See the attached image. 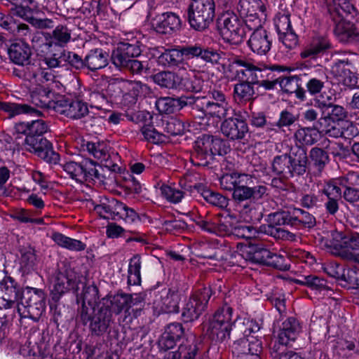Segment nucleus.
<instances>
[{"mask_svg": "<svg viewBox=\"0 0 359 359\" xmlns=\"http://www.w3.org/2000/svg\"><path fill=\"white\" fill-rule=\"evenodd\" d=\"M109 145L107 142H89L86 144L87 151L95 158L100 161L102 166L109 170H115L117 167L116 158L117 154L109 151Z\"/></svg>", "mask_w": 359, "mask_h": 359, "instance_id": "aec40b11", "label": "nucleus"}, {"mask_svg": "<svg viewBox=\"0 0 359 359\" xmlns=\"http://www.w3.org/2000/svg\"><path fill=\"white\" fill-rule=\"evenodd\" d=\"M323 135L318 128V121L314 128H303L297 130L294 134L297 142L302 144L311 145L314 144Z\"/></svg>", "mask_w": 359, "mask_h": 359, "instance_id": "a19ab883", "label": "nucleus"}, {"mask_svg": "<svg viewBox=\"0 0 359 359\" xmlns=\"http://www.w3.org/2000/svg\"><path fill=\"white\" fill-rule=\"evenodd\" d=\"M260 0H240L238 6V10L241 15H246L254 12H257L261 9Z\"/></svg>", "mask_w": 359, "mask_h": 359, "instance_id": "69168bd1", "label": "nucleus"}, {"mask_svg": "<svg viewBox=\"0 0 359 359\" xmlns=\"http://www.w3.org/2000/svg\"><path fill=\"white\" fill-rule=\"evenodd\" d=\"M79 280L73 273H59L55 280L53 288L51 290L49 300L50 308L53 309L60 301L61 297L66 292L78 290Z\"/></svg>", "mask_w": 359, "mask_h": 359, "instance_id": "dca6fc26", "label": "nucleus"}, {"mask_svg": "<svg viewBox=\"0 0 359 359\" xmlns=\"http://www.w3.org/2000/svg\"><path fill=\"white\" fill-rule=\"evenodd\" d=\"M141 261L138 256L130 259L128 265V283L130 285H137L141 283Z\"/></svg>", "mask_w": 359, "mask_h": 359, "instance_id": "8fccbe9b", "label": "nucleus"}, {"mask_svg": "<svg viewBox=\"0 0 359 359\" xmlns=\"http://www.w3.org/2000/svg\"><path fill=\"white\" fill-rule=\"evenodd\" d=\"M335 34L343 43H351L359 40V30L355 26L344 18H339L336 23Z\"/></svg>", "mask_w": 359, "mask_h": 359, "instance_id": "7c9ffc66", "label": "nucleus"}, {"mask_svg": "<svg viewBox=\"0 0 359 359\" xmlns=\"http://www.w3.org/2000/svg\"><path fill=\"white\" fill-rule=\"evenodd\" d=\"M215 0H191L188 8V21L196 30L207 28L215 16Z\"/></svg>", "mask_w": 359, "mask_h": 359, "instance_id": "1a4fd4ad", "label": "nucleus"}, {"mask_svg": "<svg viewBox=\"0 0 359 359\" xmlns=\"http://www.w3.org/2000/svg\"><path fill=\"white\" fill-rule=\"evenodd\" d=\"M241 82L235 84L233 88V97L240 102L250 101L255 95L252 83L246 80H239Z\"/></svg>", "mask_w": 359, "mask_h": 359, "instance_id": "c03bdc74", "label": "nucleus"}, {"mask_svg": "<svg viewBox=\"0 0 359 359\" xmlns=\"http://www.w3.org/2000/svg\"><path fill=\"white\" fill-rule=\"evenodd\" d=\"M22 299V287L12 277L4 276L0 280V309H11Z\"/></svg>", "mask_w": 359, "mask_h": 359, "instance_id": "2eb2a0df", "label": "nucleus"}, {"mask_svg": "<svg viewBox=\"0 0 359 359\" xmlns=\"http://www.w3.org/2000/svg\"><path fill=\"white\" fill-rule=\"evenodd\" d=\"M108 55L102 49L91 50L86 56L85 62L88 69L95 71L107 66Z\"/></svg>", "mask_w": 359, "mask_h": 359, "instance_id": "4c0bfd02", "label": "nucleus"}, {"mask_svg": "<svg viewBox=\"0 0 359 359\" xmlns=\"http://www.w3.org/2000/svg\"><path fill=\"white\" fill-rule=\"evenodd\" d=\"M51 238L60 247L70 251H83L86 248V245L82 241L66 236L59 232L53 233Z\"/></svg>", "mask_w": 359, "mask_h": 359, "instance_id": "e433bc0d", "label": "nucleus"}, {"mask_svg": "<svg viewBox=\"0 0 359 359\" xmlns=\"http://www.w3.org/2000/svg\"><path fill=\"white\" fill-rule=\"evenodd\" d=\"M144 137L154 144H160L165 141V136L158 132L153 126H146L142 128Z\"/></svg>", "mask_w": 359, "mask_h": 359, "instance_id": "0e129e2a", "label": "nucleus"}, {"mask_svg": "<svg viewBox=\"0 0 359 359\" xmlns=\"http://www.w3.org/2000/svg\"><path fill=\"white\" fill-rule=\"evenodd\" d=\"M41 112L33 107L24 104V118L26 119V135L24 146L29 152L34 153L39 158L50 164H57L60 161V155L56 153L52 144L42 135L46 133L48 127L42 119L37 118L28 120L29 116L39 117Z\"/></svg>", "mask_w": 359, "mask_h": 359, "instance_id": "f257e3e1", "label": "nucleus"}, {"mask_svg": "<svg viewBox=\"0 0 359 359\" xmlns=\"http://www.w3.org/2000/svg\"><path fill=\"white\" fill-rule=\"evenodd\" d=\"M241 255L248 261L266 266H273L280 270H287V264L285 257L271 252L266 245L261 242L255 241L241 248Z\"/></svg>", "mask_w": 359, "mask_h": 359, "instance_id": "0eeeda50", "label": "nucleus"}, {"mask_svg": "<svg viewBox=\"0 0 359 359\" xmlns=\"http://www.w3.org/2000/svg\"><path fill=\"white\" fill-rule=\"evenodd\" d=\"M194 188L201 193L208 203L219 208H224L227 205V200L224 196L206 189L202 184H197L194 185Z\"/></svg>", "mask_w": 359, "mask_h": 359, "instance_id": "37998d69", "label": "nucleus"}, {"mask_svg": "<svg viewBox=\"0 0 359 359\" xmlns=\"http://www.w3.org/2000/svg\"><path fill=\"white\" fill-rule=\"evenodd\" d=\"M71 39V32L67 27L57 26L53 32L52 43L56 46H64Z\"/></svg>", "mask_w": 359, "mask_h": 359, "instance_id": "13d9d810", "label": "nucleus"}, {"mask_svg": "<svg viewBox=\"0 0 359 359\" xmlns=\"http://www.w3.org/2000/svg\"><path fill=\"white\" fill-rule=\"evenodd\" d=\"M182 105H190L203 112L205 116L224 118L230 109L225 95L219 90L210 91L204 97H183L180 100Z\"/></svg>", "mask_w": 359, "mask_h": 359, "instance_id": "f03ea898", "label": "nucleus"}, {"mask_svg": "<svg viewBox=\"0 0 359 359\" xmlns=\"http://www.w3.org/2000/svg\"><path fill=\"white\" fill-rule=\"evenodd\" d=\"M256 230L252 226L241 223L233 226L231 235L238 238L250 239L255 236Z\"/></svg>", "mask_w": 359, "mask_h": 359, "instance_id": "e2e57ef3", "label": "nucleus"}, {"mask_svg": "<svg viewBox=\"0 0 359 359\" xmlns=\"http://www.w3.org/2000/svg\"><path fill=\"white\" fill-rule=\"evenodd\" d=\"M306 88L308 93L315 97V101L323 93H327L324 90L325 83L320 79L315 76H312L309 79L308 82L306 83Z\"/></svg>", "mask_w": 359, "mask_h": 359, "instance_id": "bf43d9fd", "label": "nucleus"}, {"mask_svg": "<svg viewBox=\"0 0 359 359\" xmlns=\"http://www.w3.org/2000/svg\"><path fill=\"white\" fill-rule=\"evenodd\" d=\"M154 298L152 304L154 313L159 316L161 313H177L179 311L180 297L177 292L170 288L163 287L154 290Z\"/></svg>", "mask_w": 359, "mask_h": 359, "instance_id": "f8f14e48", "label": "nucleus"}, {"mask_svg": "<svg viewBox=\"0 0 359 359\" xmlns=\"http://www.w3.org/2000/svg\"><path fill=\"white\" fill-rule=\"evenodd\" d=\"M302 331L299 321L294 317H289L282 322L274 335L278 344L288 346L296 341Z\"/></svg>", "mask_w": 359, "mask_h": 359, "instance_id": "6ab92c4d", "label": "nucleus"}, {"mask_svg": "<svg viewBox=\"0 0 359 359\" xmlns=\"http://www.w3.org/2000/svg\"><path fill=\"white\" fill-rule=\"evenodd\" d=\"M140 41L133 38V34L129 33L125 41L120 42L116 50L112 53L111 59L115 65H123L127 59H132L141 54Z\"/></svg>", "mask_w": 359, "mask_h": 359, "instance_id": "a211bd4d", "label": "nucleus"}, {"mask_svg": "<svg viewBox=\"0 0 359 359\" xmlns=\"http://www.w3.org/2000/svg\"><path fill=\"white\" fill-rule=\"evenodd\" d=\"M192 71L194 72L192 76L182 79L181 89L190 92H200L203 88L205 73L203 72H196L195 69Z\"/></svg>", "mask_w": 359, "mask_h": 359, "instance_id": "a18cd8bd", "label": "nucleus"}, {"mask_svg": "<svg viewBox=\"0 0 359 359\" xmlns=\"http://www.w3.org/2000/svg\"><path fill=\"white\" fill-rule=\"evenodd\" d=\"M337 255L348 261L359 262V240L357 235L342 237L334 244Z\"/></svg>", "mask_w": 359, "mask_h": 359, "instance_id": "5701e85b", "label": "nucleus"}, {"mask_svg": "<svg viewBox=\"0 0 359 359\" xmlns=\"http://www.w3.org/2000/svg\"><path fill=\"white\" fill-rule=\"evenodd\" d=\"M111 87L128 91L131 94L128 102H136L137 97L146 96L150 93L149 86L140 81L121 80L116 86Z\"/></svg>", "mask_w": 359, "mask_h": 359, "instance_id": "2f4dec72", "label": "nucleus"}, {"mask_svg": "<svg viewBox=\"0 0 359 359\" xmlns=\"http://www.w3.org/2000/svg\"><path fill=\"white\" fill-rule=\"evenodd\" d=\"M330 48H332V44L330 40L326 36H318L313 37L302 48L299 55L302 59L316 60Z\"/></svg>", "mask_w": 359, "mask_h": 359, "instance_id": "b1692460", "label": "nucleus"}, {"mask_svg": "<svg viewBox=\"0 0 359 359\" xmlns=\"http://www.w3.org/2000/svg\"><path fill=\"white\" fill-rule=\"evenodd\" d=\"M330 6V11L335 13L339 18H344L353 9V6L348 0H332Z\"/></svg>", "mask_w": 359, "mask_h": 359, "instance_id": "5fc2aeb1", "label": "nucleus"}, {"mask_svg": "<svg viewBox=\"0 0 359 359\" xmlns=\"http://www.w3.org/2000/svg\"><path fill=\"white\" fill-rule=\"evenodd\" d=\"M210 296L209 287H203L194 292L182 309V316L184 320L189 322L198 319L204 311Z\"/></svg>", "mask_w": 359, "mask_h": 359, "instance_id": "ddd939ff", "label": "nucleus"}, {"mask_svg": "<svg viewBox=\"0 0 359 359\" xmlns=\"http://www.w3.org/2000/svg\"><path fill=\"white\" fill-rule=\"evenodd\" d=\"M228 148L219 138L204 135L197 139L191 160L194 165L206 166L215 155L226 154Z\"/></svg>", "mask_w": 359, "mask_h": 359, "instance_id": "423d86ee", "label": "nucleus"}, {"mask_svg": "<svg viewBox=\"0 0 359 359\" xmlns=\"http://www.w3.org/2000/svg\"><path fill=\"white\" fill-rule=\"evenodd\" d=\"M111 321V314L107 309H101L100 311L92 318L90 324L91 332L100 335L104 333Z\"/></svg>", "mask_w": 359, "mask_h": 359, "instance_id": "f704fd0d", "label": "nucleus"}, {"mask_svg": "<svg viewBox=\"0 0 359 359\" xmlns=\"http://www.w3.org/2000/svg\"><path fill=\"white\" fill-rule=\"evenodd\" d=\"M233 309L225 304L218 308L208 321L203 324L206 335L216 343L224 342L229 339L232 330Z\"/></svg>", "mask_w": 359, "mask_h": 359, "instance_id": "20e7f679", "label": "nucleus"}, {"mask_svg": "<svg viewBox=\"0 0 359 359\" xmlns=\"http://www.w3.org/2000/svg\"><path fill=\"white\" fill-rule=\"evenodd\" d=\"M233 226L229 217L216 216V229L215 234L219 236H231Z\"/></svg>", "mask_w": 359, "mask_h": 359, "instance_id": "052dcab7", "label": "nucleus"}, {"mask_svg": "<svg viewBox=\"0 0 359 359\" xmlns=\"http://www.w3.org/2000/svg\"><path fill=\"white\" fill-rule=\"evenodd\" d=\"M111 198H103L100 201L99 204L94 207V210L100 217L109 219H111L112 209H111Z\"/></svg>", "mask_w": 359, "mask_h": 359, "instance_id": "338daca9", "label": "nucleus"}, {"mask_svg": "<svg viewBox=\"0 0 359 359\" xmlns=\"http://www.w3.org/2000/svg\"><path fill=\"white\" fill-rule=\"evenodd\" d=\"M24 318L37 320L45 311V294L41 290L27 287L24 288Z\"/></svg>", "mask_w": 359, "mask_h": 359, "instance_id": "4468645a", "label": "nucleus"}, {"mask_svg": "<svg viewBox=\"0 0 359 359\" xmlns=\"http://www.w3.org/2000/svg\"><path fill=\"white\" fill-rule=\"evenodd\" d=\"M150 54L156 58L159 65L170 68L185 69L188 66L182 57L181 50L178 48L165 49L164 47L151 48Z\"/></svg>", "mask_w": 359, "mask_h": 359, "instance_id": "f3484780", "label": "nucleus"}, {"mask_svg": "<svg viewBox=\"0 0 359 359\" xmlns=\"http://www.w3.org/2000/svg\"><path fill=\"white\" fill-rule=\"evenodd\" d=\"M248 45L253 53L259 55H264L271 48L272 39L266 29L259 28L251 34Z\"/></svg>", "mask_w": 359, "mask_h": 359, "instance_id": "393cba45", "label": "nucleus"}, {"mask_svg": "<svg viewBox=\"0 0 359 359\" xmlns=\"http://www.w3.org/2000/svg\"><path fill=\"white\" fill-rule=\"evenodd\" d=\"M241 331L243 337L235 341L232 345L233 352L238 355H250L255 359H260L259 354L262 351L261 340L252 334L260 330L259 323L250 317H245L241 323Z\"/></svg>", "mask_w": 359, "mask_h": 359, "instance_id": "39448f33", "label": "nucleus"}, {"mask_svg": "<svg viewBox=\"0 0 359 359\" xmlns=\"http://www.w3.org/2000/svg\"><path fill=\"white\" fill-rule=\"evenodd\" d=\"M266 226L289 225L292 226V210L275 212L268 215Z\"/></svg>", "mask_w": 359, "mask_h": 359, "instance_id": "3c124183", "label": "nucleus"}, {"mask_svg": "<svg viewBox=\"0 0 359 359\" xmlns=\"http://www.w3.org/2000/svg\"><path fill=\"white\" fill-rule=\"evenodd\" d=\"M52 89L46 88L45 86H36L34 88H29L31 101L36 106L46 107L47 106V98L50 97Z\"/></svg>", "mask_w": 359, "mask_h": 359, "instance_id": "49530a36", "label": "nucleus"}, {"mask_svg": "<svg viewBox=\"0 0 359 359\" xmlns=\"http://www.w3.org/2000/svg\"><path fill=\"white\" fill-rule=\"evenodd\" d=\"M129 297L126 294H116L114 296H110L107 300V303H109L110 306L108 311L111 313H114L116 314H118L121 312L122 310L128 308V301Z\"/></svg>", "mask_w": 359, "mask_h": 359, "instance_id": "603ef678", "label": "nucleus"}, {"mask_svg": "<svg viewBox=\"0 0 359 359\" xmlns=\"http://www.w3.org/2000/svg\"><path fill=\"white\" fill-rule=\"evenodd\" d=\"M184 96H181L177 99H173L170 97H163L157 99L155 102L156 109L161 114H170L175 110V107L177 104L181 108L187 105H182L180 100Z\"/></svg>", "mask_w": 359, "mask_h": 359, "instance_id": "09e8293b", "label": "nucleus"}, {"mask_svg": "<svg viewBox=\"0 0 359 359\" xmlns=\"http://www.w3.org/2000/svg\"><path fill=\"white\" fill-rule=\"evenodd\" d=\"M332 95L325 93L316 99V105L318 108L332 109L327 116L318 120V128L323 134L337 138L343 135V131L338 127L339 122L344 121L348 113L342 106L332 104Z\"/></svg>", "mask_w": 359, "mask_h": 359, "instance_id": "7ed1b4c3", "label": "nucleus"}, {"mask_svg": "<svg viewBox=\"0 0 359 359\" xmlns=\"http://www.w3.org/2000/svg\"><path fill=\"white\" fill-rule=\"evenodd\" d=\"M231 63L232 65L243 68L236 70V79L246 80L252 84H258L262 81V71L260 69V66H256L241 57L233 58Z\"/></svg>", "mask_w": 359, "mask_h": 359, "instance_id": "4be33fe9", "label": "nucleus"}, {"mask_svg": "<svg viewBox=\"0 0 359 359\" xmlns=\"http://www.w3.org/2000/svg\"><path fill=\"white\" fill-rule=\"evenodd\" d=\"M347 62L344 60H339L332 67V72L338 77L339 81L345 86L353 88L357 84V78L350 70L345 68Z\"/></svg>", "mask_w": 359, "mask_h": 359, "instance_id": "c9c22d12", "label": "nucleus"}, {"mask_svg": "<svg viewBox=\"0 0 359 359\" xmlns=\"http://www.w3.org/2000/svg\"><path fill=\"white\" fill-rule=\"evenodd\" d=\"M16 304L17 311L15 310L8 311L3 317H0V339L4 338L6 334V330L8 328L9 325L13 326L14 325L19 329V332L17 334L20 337V329L22 323V313L20 308V305L22 304V299L18 300L13 305Z\"/></svg>", "mask_w": 359, "mask_h": 359, "instance_id": "c85d7f7f", "label": "nucleus"}, {"mask_svg": "<svg viewBox=\"0 0 359 359\" xmlns=\"http://www.w3.org/2000/svg\"><path fill=\"white\" fill-rule=\"evenodd\" d=\"M184 328L180 323H170L165 328L159 344L162 348H172L184 334Z\"/></svg>", "mask_w": 359, "mask_h": 359, "instance_id": "c756f323", "label": "nucleus"}, {"mask_svg": "<svg viewBox=\"0 0 359 359\" xmlns=\"http://www.w3.org/2000/svg\"><path fill=\"white\" fill-rule=\"evenodd\" d=\"M295 282L297 284L307 286L317 292H323V294H329V292L331 291L330 287L327 284V281L316 276H304L302 279L296 280Z\"/></svg>", "mask_w": 359, "mask_h": 359, "instance_id": "ea45409f", "label": "nucleus"}, {"mask_svg": "<svg viewBox=\"0 0 359 359\" xmlns=\"http://www.w3.org/2000/svg\"><path fill=\"white\" fill-rule=\"evenodd\" d=\"M180 25V18L176 13L165 12L156 17L153 27L156 32L166 34L178 29Z\"/></svg>", "mask_w": 359, "mask_h": 359, "instance_id": "bb28decb", "label": "nucleus"}, {"mask_svg": "<svg viewBox=\"0 0 359 359\" xmlns=\"http://www.w3.org/2000/svg\"><path fill=\"white\" fill-rule=\"evenodd\" d=\"M161 194L170 202L177 203L184 198V192L175 185L163 184L161 187Z\"/></svg>", "mask_w": 359, "mask_h": 359, "instance_id": "6e6d98bb", "label": "nucleus"}, {"mask_svg": "<svg viewBox=\"0 0 359 359\" xmlns=\"http://www.w3.org/2000/svg\"><path fill=\"white\" fill-rule=\"evenodd\" d=\"M264 232L276 239L294 241L295 235L287 230L276 226H264Z\"/></svg>", "mask_w": 359, "mask_h": 359, "instance_id": "680f3d73", "label": "nucleus"}, {"mask_svg": "<svg viewBox=\"0 0 359 359\" xmlns=\"http://www.w3.org/2000/svg\"><path fill=\"white\" fill-rule=\"evenodd\" d=\"M309 156L314 173L320 175L329 162L327 152L320 148L314 147L311 149Z\"/></svg>", "mask_w": 359, "mask_h": 359, "instance_id": "79ce46f5", "label": "nucleus"}, {"mask_svg": "<svg viewBox=\"0 0 359 359\" xmlns=\"http://www.w3.org/2000/svg\"><path fill=\"white\" fill-rule=\"evenodd\" d=\"M16 18H22V6L11 8L7 15L0 12V26L11 33H19L22 29V22Z\"/></svg>", "mask_w": 359, "mask_h": 359, "instance_id": "cd10ccee", "label": "nucleus"}, {"mask_svg": "<svg viewBox=\"0 0 359 359\" xmlns=\"http://www.w3.org/2000/svg\"><path fill=\"white\" fill-rule=\"evenodd\" d=\"M222 133L231 140L243 139L248 132V124L237 117L224 120L221 126Z\"/></svg>", "mask_w": 359, "mask_h": 359, "instance_id": "a878e982", "label": "nucleus"}, {"mask_svg": "<svg viewBox=\"0 0 359 359\" xmlns=\"http://www.w3.org/2000/svg\"><path fill=\"white\" fill-rule=\"evenodd\" d=\"M52 107L56 112L74 119L81 118L88 113L87 104L79 100L62 98L53 102Z\"/></svg>", "mask_w": 359, "mask_h": 359, "instance_id": "412c9836", "label": "nucleus"}, {"mask_svg": "<svg viewBox=\"0 0 359 359\" xmlns=\"http://www.w3.org/2000/svg\"><path fill=\"white\" fill-rule=\"evenodd\" d=\"M153 80L159 86L168 89H181L182 82V78L177 74L170 71H163L156 74L153 76Z\"/></svg>", "mask_w": 359, "mask_h": 359, "instance_id": "72a5a7b5", "label": "nucleus"}, {"mask_svg": "<svg viewBox=\"0 0 359 359\" xmlns=\"http://www.w3.org/2000/svg\"><path fill=\"white\" fill-rule=\"evenodd\" d=\"M220 186L223 189L233 191L238 184L252 183V177L250 175L238 172H231L224 174L219 179Z\"/></svg>", "mask_w": 359, "mask_h": 359, "instance_id": "473e14b6", "label": "nucleus"}, {"mask_svg": "<svg viewBox=\"0 0 359 359\" xmlns=\"http://www.w3.org/2000/svg\"><path fill=\"white\" fill-rule=\"evenodd\" d=\"M219 28L223 39L232 44L241 43L246 34L243 20L235 13L227 11L219 18Z\"/></svg>", "mask_w": 359, "mask_h": 359, "instance_id": "9d476101", "label": "nucleus"}, {"mask_svg": "<svg viewBox=\"0 0 359 359\" xmlns=\"http://www.w3.org/2000/svg\"><path fill=\"white\" fill-rule=\"evenodd\" d=\"M197 351L198 348L195 344L189 347L181 345L177 351L169 353L167 359H194Z\"/></svg>", "mask_w": 359, "mask_h": 359, "instance_id": "864d4df0", "label": "nucleus"}, {"mask_svg": "<svg viewBox=\"0 0 359 359\" xmlns=\"http://www.w3.org/2000/svg\"><path fill=\"white\" fill-rule=\"evenodd\" d=\"M274 25L278 34L286 32L292 29L290 13L286 11L278 12L274 18Z\"/></svg>", "mask_w": 359, "mask_h": 359, "instance_id": "4d7b16f0", "label": "nucleus"}, {"mask_svg": "<svg viewBox=\"0 0 359 359\" xmlns=\"http://www.w3.org/2000/svg\"><path fill=\"white\" fill-rule=\"evenodd\" d=\"M60 165L69 177L78 183L92 180L94 177L99 178L95 162L88 158L81 161H65Z\"/></svg>", "mask_w": 359, "mask_h": 359, "instance_id": "9b49d317", "label": "nucleus"}, {"mask_svg": "<svg viewBox=\"0 0 359 359\" xmlns=\"http://www.w3.org/2000/svg\"><path fill=\"white\" fill-rule=\"evenodd\" d=\"M306 165V154L300 151L294 156L285 154L275 156L271 162V170L276 175L289 178L304 175Z\"/></svg>", "mask_w": 359, "mask_h": 359, "instance_id": "6e6552de", "label": "nucleus"}, {"mask_svg": "<svg viewBox=\"0 0 359 359\" xmlns=\"http://www.w3.org/2000/svg\"><path fill=\"white\" fill-rule=\"evenodd\" d=\"M114 101L118 102L117 96L109 98L103 93L100 92H93L90 95V107L100 111L98 114L101 117H104L102 114L109 111L107 107L111 106L110 103Z\"/></svg>", "mask_w": 359, "mask_h": 359, "instance_id": "58836bf2", "label": "nucleus"}, {"mask_svg": "<svg viewBox=\"0 0 359 359\" xmlns=\"http://www.w3.org/2000/svg\"><path fill=\"white\" fill-rule=\"evenodd\" d=\"M315 224V218L308 212L299 208L292 209V226L311 227Z\"/></svg>", "mask_w": 359, "mask_h": 359, "instance_id": "de8ad7c7", "label": "nucleus"}, {"mask_svg": "<svg viewBox=\"0 0 359 359\" xmlns=\"http://www.w3.org/2000/svg\"><path fill=\"white\" fill-rule=\"evenodd\" d=\"M339 280L346 283L348 287L359 286V273L352 269H343Z\"/></svg>", "mask_w": 359, "mask_h": 359, "instance_id": "774afa93", "label": "nucleus"}]
</instances>
